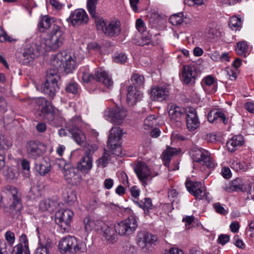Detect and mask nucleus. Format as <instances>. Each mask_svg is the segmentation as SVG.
<instances>
[{
	"mask_svg": "<svg viewBox=\"0 0 254 254\" xmlns=\"http://www.w3.org/2000/svg\"><path fill=\"white\" fill-rule=\"evenodd\" d=\"M68 130L72 135V137L75 142L81 145L86 140L85 134L77 127L73 125V120L70 121L67 125Z\"/></svg>",
	"mask_w": 254,
	"mask_h": 254,
	"instance_id": "22",
	"label": "nucleus"
},
{
	"mask_svg": "<svg viewBox=\"0 0 254 254\" xmlns=\"http://www.w3.org/2000/svg\"><path fill=\"white\" fill-rule=\"evenodd\" d=\"M241 180L239 178L233 180L232 182L231 187L234 190H242L243 186L240 183Z\"/></svg>",
	"mask_w": 254,
	"mask_h": 254,
	"instance_id": "56",
	"label": "nucleus"
},
{
	"mask_svg": "<svg viewBox=\"0 0 254 254\" xmlns=\"http://www.w3.org/2000/svg\"><path fill=\"white\" fill-rule=\"evenodd\" d=\"M105 116L109 122L120 125L127 116V110L124 108H111L105 112Z\"/></svg>",
	"mask_w": 254,
	"mask_h": 254,
	"instance_id": "13",
	"label": "nucleus"
},
{
	"mask_svg": "<svg viewBox=\"0 0 254 254\" xmlns=\"http://www.w3.org/2000/svg\"><path fill=\"white\" fill-rule=\"evenodd\" d=\"M248 46L246 41L237 43L236 51L239 55L246 57L248 53Z\"/></svg>",
	"mask_w": 254,
	"mask_h": 254,
	"instance_id": "32",
	"label": "nucleus"
},
{
	"mask_svg": "<svg viewBox=\"0 0 254 254\" xmlns=\"http://www.w3.org/2000/svg\"><path fill=\"white\" fill-rule=\"evenodd\" d=\"M84 229L86 232H89L94 229L99 230L102 225L104 224L103 222L99 220H95L90 216L86 217L83 220Z\"/></svg>",
	"mask_w": 254,
	"mask_h": 254,
	"instance_id": "25",
	"label": "nucleus"
},
{
	"mask_svg": "<svg viewBox=\"0 0 254 254\" xmlns=\"http://www.w3.org/2000/svg\"><path fill=\"white\" fill-rule=\"evenodd\" d=\"M230 239V237L228 235L221 234L219 236L218 242L222 245H224L226 244Z\"/></svg>",
	"mask_w": 254,
	"mask_h": 254,
	"instance_id": "58",
	"label": "nucleus"
},
{
	"mask_svg": "<svg viewBox=\"0 0 254 254\" xmlns=\"http://www.w3.org/2000/svg\"><path fill=\"white\" fill-rule=\"evenodd\" d=\"M35 168L42 176H44L50 170V164L44 158H40L39 161L35 162Z\"/></svg>",
	"mask_w": 254,
	"mask_h": 254,
	"instance_id": "30",
	"label": "nucleus"
},
{
	"mask_svg": "<svg viewBox=\"0 0 254 254\" xmlns=\"http://www.w3.org/2000/svg\"><path fill=\"white\" fill-rule=\"evenodd\" d=\"M230 27L233 30H237L242 25L241 19L236 16H232L229 22Z\"/></svg>",
	"mask_w": 254,
	"mask_h": 254,
	"instance_id": "43",
	"label": "nucleus"
},
{
	"mask_svg": "<svg viewBox=\"0 0 254 254\" xmlns=\"http://www.w3.org/2000/svg\"><path fill=\"white\" fill-rule=\"evenodd\" d=\"M35 104L38 115L51 124L55 125L54 109L51 103L45 98L39 97L35 99Z\"/></svg>",
	"mask_w": 254,
	"mask_h": 254,
	"instance_id": "4",
	"label": "nucleus"
},
{
	"mask_svg": "<svg viewBox=\"0 0 254 254\" xmlns=\"http://www.w3.org/2000/svg\"><path fill=\"white\" fill-rule=\"evenodd\" d=\"M97 1L98 0H87V2L88 11L93 18L96 17V5Z\"/></svg>",
	"mask_w": 254,
	"mask_h": 254,
	"instance_id": "42",
	"label": "nucleus"
},
{
	"mask_svg": "<svg viewBox=\"0 0 254 254\" xmlns=\"http://www.w3.org/2000/svg\"><path fill=\"white\" fill-rule=\"evenodd\" d=\"M231 167L236 171H246L249 168V165L245 162H241L237 160L233 161L232 163Z\"/></svg>",
	"mask_w": 254,
	"mask_h": 254,
	"instance_id": "37",
	"label": "nucleus"
},
{
	"mask_svg": "<svg viewBox=\"0 0 254 254\" xmlns=\"http://www.w3.org/2000/svg\"><path fill=\"white\" fill-rule=\"evenodd\" d=\"M123 129L118 127H113L108 137V146L112 150L113 154L119 156L122 153L120 141L123 134Z\"/></svg>",
	"mask_w": 254,
	"mask_h": 254,
	"instance_id": "6",
	"label": "nucleus"
},
{
	"mask_svg": "<svg viewBox=\"0 0 254 254\" xmlns=\"http://www.w3.org/2000/svg\"><path fill=\"white\" fill-rule=\"evenodd\" d=\"M168 114L172 123L180 127L181 122L185 118L186 110L171 103L168 105Z\"/></svg>",
	"mask_w": 254,
	"mask_h": 254,
	"instance_id": "14",
	"label": "nucleus"
},
{
	"mask_svg": "<svg viewBox=\"0 0 254 254\" xmlns=\"http://www.w3.org/2000/svg\"><path fill=\"white\" fill-rule=\"evenodd\" d=\"M136 28L140 32H144L145 26L143 21L141 19H137L135 24Z\"/></svg>",
	"mask_w": 254,
	"mask_h": 254,
	"instance_id": "57",
	"label": "nucleus"
},
{
	"mask_svg": "<svg viewBox=\"0 0 254 254\" xmlns=\"http://www.w3.org/2000/svg\"><path fill=\"white\" fill-rule=\"evenodd\" d=\"M73 216V212L69 209L60 210L56 213L55 222L64 230H67Z\"/></svg>",
	"mask_w": 254,
	"mask_h": 254,
	"instance_id": "16",
	"label": "nucleus"
},
{
	"mask_svg": "<svg viewBox=\"0 0 254 254\" xmlns=\"http://www.w3.org/2000/svg\"><path fill=\"white\" fill-rule=\"evenodd\" d=\"M127 60L126 55L124 54H119L118 56L114 57V60L115 63L120 64H124Z\"/></svg>",
	"mask_w": 254,
	"mask_h": 254,
	"instance_id": "55",
	"label": "nucleus"
},
{
	"mask_svg": "<svg viewBox=\"0 0 254 254\" xmlns=\"http://www.w3.org/2000/svg\"><path fill=\"white\" fill-rule=\"evenodd\" d=\"M227 74L229 76V78L231 80H234L237 78V73L232 69L227 68Z\"/></svg>",
	"mask_w": 254,
	"mask_h": 254,
	"instance_id": "63",
	"label": "nucleus"
},
{
	"mask_svg": "<svg viewBox=\"0 0 254 254\" xmlns=\"http://www.w3.org/2000/svg\"><path fill=\"white\" fill-rule=\"evenodd\" d=\"M12 144L11 139L7 138L3 135H0V150H3L5 152L6 149L12 146Z\"/></svg>",
	"mask_w": 254,
	"mask_h": 254,
	"instance_id": "40",
	"label": "nucleus"
},
{
	"mask_svg": "<svg viewBox=\"0 0 254 254\" xmlns=\"http://www.w3.org/2000/svg\"><path fill=\"white\" fill-rule=\"evenodd\" d=\"M142 44L155 45L159 43L158 40L154 41L152 38V35L149 32H143L142 35Z\"/></svg>",
	"mask_w": 254,
	"mask_h": 254,
	"instance_id": "36",
	"label": "nucleus"
},
{
	"mask_svg": "<svg viewBox=\"0 0 254 254\" xmlns=\"http://www.w3.org/2000/svg\"><path fill=\"white\" fill-rule=\"evenodd\" d=\"M131 80L133 84H136L137 86H140L144 84V78L142 75L134 74L131 77Z\"/></svg>",
	"mask_w": 254,
	"mask_h": 254,
	"instance_id": "50",
	"label": "nucleus"
},
{
	"mask_svg": "<svg viewBox=\"0 0 254 254\" xmlns=\"http://www.w3.org/2000/svg\"><path fill=\"white\" fill-rule=\"evenodd\" d=\"M187 126L190 131H193L199 127V122L196 113L194 110L189 112L187 114Z\"/></svg>",
	"mask_w": 254,
	"mask_h": 254,
	"instance_id": "26",
	"label": "nucleus"
},
{
	"mask_svg": "<svg viewBox=\"0 0 254 254\" xmlns=\"http://www.w3.org/2000/svg\"><path fill=\"white\" fill-rule=\"evenodd\" d=\"M138 227L136 218L130 216L127 219L116 224L114 226L115 231L121 236H128L132 234Z\"/></svg>",
	"mask_w": 254,
	"mask_h": 254,
	"instance_id": "7",
	"label": "nucleus"
},
{
	"mask_svg": "<svg viewBox=\"0 0 254 254\" xmlns=\"http://www.w3.org/2000/svg\"><path fill=\"white\" fill-rule=\"evenodd\" d=\"M220 137L214 133H210L207 135L206 139L208 141L210 142H215L219 140Z\"/></svg>",
	"mask_w": 254,
	"mask_h": 254,
	"instance_id": "59",
	"label": "nucleus"
},
{
	"mask_svg": "<svg viewBox=\"0 0 254 254\" xmlns=\"http://www.w3.org/2000/svg\"><path fill=\"white\" fill-rule=\"evenodd\" d=\"M95 22L98 30L102 31L109 37H117L121 34V24L118 21L106 22L103 18H97L95 19Z\"/></svg>",
	"mask_w": 254,
	"mask_h": 254,
	"instance_id": "5",
	"label": "nucleus"
},
{
	"mask_svg": "<svg viewBox=\"0 0 254 254\" xmlns=\"http://www.w3.org/2000/svg\"><path fill=\"white\" fill-rule=\"evenodd\" d=\"M66 39V35L63 28L54 24L48 37L44 39L43 44L50 50L55 51L61 48Z\"/></svg>",
	"mask_w": 254,
	"mask_h": 254,
	"instance_id": "2",
	"label": "nucleus"
},
{
	"mask_svg": "<svg viewBox=\"0 0 254 254\" xmlns=\"http://www.w3.org/2000/svg\"><path fill=\"white\" fill-rule=\"evenodd\" d=\"M50 245L46 244L45 247L38 248L34 254H49Z\"/></svg>",
	"mask_w": 254,
	"mask_h": 254,
	"instance_id": "53",
	"label": "nucleus"
},
{
	"mask_svg": "<svg viewBox=\"0 0 254 254\" xmlns=\"http://www.w3.org/2000/svg\"><path fill=\"white\" fill-rule=\"evenodd\" d=\"M142 96L143 94L141 92L137 90L136 92H134V95H133L132 92L127 94V101L128 103L133 105L138 101H140L142 99Z\"/></svg>",
	"mask_w": 254,
	"mask_h": 254,
	"instance_id": "34",
	"label": "nucleus"
},
{
	"mask_svg": "<svg viewBox=\"0 0 254 254\" xmlns=\"http://www.w3.org/2000/svg\"><path fill=\"white\" fill-rule=\"evenodd\" d=\"M52 24L51 18L48 15H45L42 17L38 24L40 28L48 29L50 28Z\"/></svg>",
	"mask_w": 254,
	"mask_h": 254,
	"instance_id": "46",
	"label": "nucleus"
},
{
	"mask_svg": "<svg viewBox=\"0 0 254 254\" xmlns=\"http://www.w3.org/2000/svg\"><path fill=\"white\" fill-rule=\"evenodd\" d=\"M14 40L11 37L8 36L5 31L0 26V42H11Z\"/></svg>",
	"mask_w": 254,
	"mask_h": 254,
	"instance_id": "51",
	"label": "nucleus"
},
{
	"mask_svg": "<svg viewBox=\"0 0 254 254\" xmlns=\"http://www.w3.org/2000/svg\"><path fill=\"white\" fill-rule=\"evenodd\" d=\"M62 163L64 167L62 171L66 182L72 185L79 183L81 180V176L77 168L66 165L63 161Z\"/></svg>",
	"mask_w": 254,
	"mask_h": 254,
	"instance_id": "15",
	"label": "nucleus"
},
{
	"mask_svg": "<svg viewBox=\"0 0 254 254\" xmlns=\"http://www.w3.org/2000/svg\"><path fill=\"white\" fill-rule=\"evenodd\" d=\"M4 237L6 241L9 245H13L15 239L14 234L13 232L10 231H6L5 233Z\"/></svg>",
	"mask_w": 254,
	"mask_h": 254,
	"instance_id": "52",
	"label": "nucleus"
},
{
	"mask_svg": "<svg viewBox=\"0 0 254 254\" xmlns=\"http://www.w3.org/2000/svg\"><path fill=\"white\" fill-rule=\"evenodd\" d=\"M110 160V154L107 151H105L102 156L97 160V166L100 167H106Z\"/></svg>",
	"mask_w": 254,
	"mask_h": 254,
	"instance_id": "45",
	"label": "nucleus"
},
{
	"mask_svg": "<svg viewBox=\"0 0 254 254\" xmlns=\"http://www.w3.org/2000/svg\"><path fill=\"white\" fill-rule=\"evenodd\" d=\"M44 47L40 41H33L27 45L23 49L22 54L23 60H27L25 63H29L33 60L36 57L40 55L42 52Z\"/></svg>",
	"mask_w": 254,
	"mask_h": 254,
	"instance_id": "10",
	"label": "nucleus"
},
{
	"mask_svg": "<svg viewBox=\"0 0 254 254\" xmlns=\"http://www.w3.org/2000/svg\"><path fill=\"white\" fill-rule=\"evenodd\" d=\"M93 158L82 156L80 160L77 162V170L83 174H87L93 166Z\"/></svg>",
	"mask_w": 254,
	"mask_h": 254,
	"instance_id": "24",
	"label": "nucleus"
},
{
	"mask_svg": "<svg viewBox=\"0 0 254 254\" xmlns=\"http://www.w3.org/2000/svg\"><path fill=\"white\" fill-rule=\"evenodd\" d=\"M58 247L62 254H65L68 252L72 254H80L86 250L84 243L78 241L76 238L71 236L62 238L59 243Z\"/></svg>",
	"mask_w": 254,
	"mask_h": 254,
	"instance_id": "3",
	"label": "nucleus"
},
{
	"mask_svg": "<svg viewBox=\"0 0 254 254\" xmlns=\"http://www.w3.org/2000/svg\"><path fill=\"white\" fill-rule=\"evenodd\" d=\"M190 154L193 161L206 166L208 168L215 167V163L211 160L209 153L205 150L194 147L191 150Z\"/></svg>",
	"mask_w": 254,
	"mask_h": 254,
	"instance_id": "11",
	"label": "nucleus"
},
{
	"mask_svg": "<svg viewBox=\"0 0 254 254\" xmlns=\"http://www.w3.org/2000/svg\"><path fill=\"white\" fill-rule=\"evenodd\" d=\"M98 146L95 144H87L84 148V153L82 156L92 158V155L98 149Z\"/></svg>",
	"mask_w": 254,
	"mask_h": 254,
	"instance_id": "35",
	"label": "nucleus"
},
{
	"mask_svg": "<svg viewBox=\"0 0 254 254\" xmlns=\"http://www.w3.org/2000/svg\"><path fill=\"white\" fill-rule=\"evenodd\" d=\"M103 233L104 237L108 240H112L115 239V234L112 228L106 226L104 224L100 227Z\"/></svg>",
	"mask_w": 254,
	"mask_h": 254,
	"instance_id": "33",
	"label": "nucleus"
},
{
	"mask_svg": "<svg viewBox=\"0 0 254 254\" xmlns=\"http://www.w3.org/2000/svg\"><path fill=\"white\" fill-rule=\"evenodd\" d=\"M203 81L205 83V85L206 86H213L212 92H214L216 91L217 85L215 83V79L211 75H208L206 76L204 79Z\"/></svg>",
	"mask_w": 254,
	"mask_h": 254,
	"instance_id": "49",
	"label": "nucleus"
},
{
	"mask_svg": "<svg viewBox=\"0 0 254 254\" xmlns=\"http://www.w3.org/2000/svg\"><path fill=\"white\" fill-rule=\"evenodd\" d=\"M51 64L54 68L49 70H56L57 74L59 70H64L67 74L71 73L76 68L75 57L65 52H60L52 56Z\"/></svg>",
	"mask_w": 254,
	"mask_h": 254,
	"instance_id": "1",
	"label": "nucleus"
},
{
	"mask_svg": "<svg viewBox=\"0 0 254 254\" xmlns=\"http://www.w3.org/2000/svg\"><path fill=\"white\" fill-rule=\"evenodd\" d=\"M143 201H141V203L136 202V203L138 204V205L142 208H143L144 210V212L146 214L148 213L149 209H152V204L151 199L150 198H145L143 199Z\"/></svg>",
	"mask_w": 254,
	"mask_h": 254,
	"instance_id": "41",
	"label": "nucleus"
},
{
	"mask_svg": "<svg viewBox=\"0 0 254 254\" xmlns=\"http://www.w3.org/2000/svg\"><path fill=\"white\" fill-rule=\"evenodd\" d=\"M156 119L154 116L150 115L148 116L144 120V129H152L156 124Z\"/></svg>",
	"mask_w": 254,
	"mask_h": 254,
	"instance_id": "39",
	"label": "nucleus"
},
{
	"mask_svg": "<svg viewBox=\"0 0 254 254\" xmlns=\"http://www.w3.org/2000/svg\"><path fill=\"white\" fill-rule=\"evenodd\" d=\"M67 21L73 26H79L87 23L88 16L84 10L77 9L71 13Z\"/></svg>",
	"mask_w": 254,
	"mask_h": 254,
	"instance_id": "18",
	"label": "nucleus"
},
{
	"mask_svg": "<svg viewBox=\"0 0 254 254\" xmlns=\"http://www.w3.org/2000/svg\"><path fill=\"white\" fill-rule=\"evenodd\" d=\"M208 121L211 123L223 122L226 123V117L224 114L215 110L210 111L207 115Z\"/></svg>",
	"mask_w": 254,
	"mask_h": 254,
	"instance_id": "28",
	"label": "nucleus"
},
{
	"mask_svg": "<svg viewBox=\"0 0 254 254\" xmlns=\"http://www.w3.org/2000/svg\"><path fill=\"white\" fill-rule=\"evenodd\" d=\"M136 241L139 246L143 249L147 244L156 245L158 242V237L150 233L142 231L138 233Z\"/></svg>",
	"mask_w": 254,
	"mask_h": 254,
	"instance_id": "19",
	"label": "nucleus"
},
{
	"mask_svg": "<svg viewBox=\"0 0 254 254\" xmlns=\"http://www.w3.org/2000/svg\"><path fill=\"white\" fill-rule=\"evenodd\" d=\"M197 72L194 67L190 65L184 66L182 71V79L188 85H193L195 83Z\"/></svg>",
	"mask_w": 254,
	"mask_h": 254,
	"instance_id": "23",
	"label": "nucleus"
},
{
	"mask_svg": "<svg viewBox=\"0 0 254 254\" xmlns=\"http://www.w3.org/2000/svg\"><path fill=\"white\" fill-rule=\"evenodd\" d=\"M12 254H23L22 244L17 245L14 247Z\"/></svg>",
	"mask_w": 254,
	"mask_h": 254,
	"instance_id": "64",
	"label": "nucleus"
},
{
	"mask_svg": "<svg viewBox=\"0 0 254 254\" xmlns=\"http://www.w3.org/2000/svg\"><path fill=\"white\" fill-rule=\"evenodd\" d=\"M169 89L165 86H155L151 88L150 97L154 101H162L168 98Z\"/></svg>",
	"mask_w": 254,
	"mask_h": 254,
	"instance_id": "20",
	"label": "nucleus"
},
{
	"mask_svg": "<svg viewBox=\"0 0 254 254\" xmlns=\"http://www.w3.org/2000/svg\"><path fill=\"white\" fill-rule=\"evenodd\" d=\"M57 203L51 199H45L41 201L39 204V208L43 211H53L56 207Z\"/></svg>",
	"mask_w": 254,
	"mask_h": 254,
	"instance_id": "31",
	"label": "nucleus"
},
{
	"mask_svg": "<svg viewBox=\"0 0 254 254\" xmlns=\"http://www.w3.org/2000/svg\"><path fill=\"white\" fill-rule=\"evenodd\" d=\"M186 187L187 190L196 198L199 199H208V193L205 192V189L202 187V184L200 182L188 180L186 182Z\"/></svg>",
	"mask_w": 254,
	"mask_h": 254,
	"instance_id": "12",
	"label": "nucleus"
},
{
	"mask_svg": "<svg viewBox=\"0 0 254 254\" xmlns=\"http://www.w3.org/2000/svg\"><path fill=\"white\" fill-rule=\"evenodd\" d=\"M134 170L138 178L143 185L144 186L147 185L146 181L150 176L151 173L146 163L143 162H138Z\"/></svg>",
	"mask_w": 254,
	"mask_h": 254,
	"instance_id": "21",
	"label": "nucleus"
},
{
	"mask_svg": "<svg viewBox=\"0 0 254 254\" xmlns=\"http://www.w3.org/2000/svg\"><path fill=\"white\" fill-rule=\"evenodd\" d=\"M244 143L243 136L235 135L229 139L227 142V147L231 152H234L238 147L242 146Z\"/></svg>",
	"mask_w": 254,
	"mask_h": 254,
	"instance_id": "27",
	"label": "nucleus"
},
{
	"mask_svg": "<svg viewBox=\"0 0 254 254\" xmlns=\"http://www.w3.org/2000/svg\"><path fill=\"white\" fill-rule=\"evenodd\" d=\"M79 90V87L77 83L74 82L68 83L65 87V91L69 93L73 94H77Z\"/></svg>",
	"mask_w": 254,
	"mask_h": 254,
	"instance_id": "48",
	"label": "nucleus"
},
{
	"mask_svg": "<svg viewBox=\"0 0 254 254\" xmlns=\"http://www.w3.org/2000/svg\"><path fill=\"white\" fill-rule=\"evenodd\" d=\"M59 79V76L57 74L56 70H48L46 81L42 87L43 92L53 98L59 89L57 84Z\"/></svg>",
	"mask_w": 254,
	"mask_h": 254,
	"instance_id": "8",
	"label": "nucleus"
},
{
	"mask_svg": "<svg viewBox=\"0 0 254 254\" xmlns=\"http://www.w3.org/2000/svg\"><path fill=\"white\" fill-rule=\"evenodd\" d=\"M213 207L215 211L218 213L223 215H225L227 213V210L225 209V208L219 202L214 203L213 204Z\"/></svg>",
	"mask_w": 254,
	"mask_h": 254,
	"instance_id": "54",
	"label": "nucleus"
},
{
	"mask_svg": "<svg viewBox=\"0 0 254 254\" xmlns=\"http://www.w3.org/2000/svg\"><path fill=\"white\" fill-rule=\"evenodd\" d=\"M222 176L225 179H229L231 177V173L228 167H224L222 168L221 170Z\"/></svg>",
	"mask_w": 254,
	"mask_h": 254,
	"instance_id": "60",
	"label": "nucleus"
},
{
	"mask_svg": "<svg viewBox=\"0 0 254 254\" xmlns=\"http://www.w3.org/2000/svg\"><path fill=\"white\" fill-rule=\"evenodd\" d=\"M4 176L8 180L15 179L17 177V172L16 169L12 168H8L3 172Z\"/></svg>",
	"mask_w": 254,
	"mask_h": 254,
	"instance_id": "44",
	"label": "nucleus"
},
{
	"mask_svg": "<svg viewBox=\"0 0 254 254\" xmlns=\"http://www.w3.org/2000/svg\"><path fill=\"white\" fill-rule=\"evenodd\" d=\"M19 241L20 244H23L24 245V248L25 249H28V242L27 237L25 234H22L19 238Z\"/></svg>",
	"mask_w": 254,
	"mask_h": 254,
	"instance_id": "61",
	"label": "nucleus"
},
{
	"mask_svg": "<svg viewBox=\"0 0 254 254\" xmlns=\"http://www.w3.org/2000/svg\"><path fill=\"white\" fill-rule=\"evenodd\" d=\"M64 197L68 203H72L76 201L77 197L75 191L69 190L64 194Z\"/></svg>",
	"mask_w": 254,
	"mask_h": 254,
	"instance_id": "47",
	"label": "nucleus"
},
{
	"mask_svg": "<svg viewBox=\"0 0 254 254\" xmlns=\"http://www.w3.org/2000/svg\"><path fill=\"white\" fill-rule=\"evenodd\" d=\"M7 193L10 198L12 199V204L16 206L20 204L21 200V193L17 188L14 187L8 186L6 187Z\"/></svg>",
	"mask_w": 254,
	"mask_h": 254,
	"instance_id": "29",
	"label": "nucleus"
},
{
	"mask_svg": "<svg viewBox=\"0 0 254 254\" xmlns=\"http://www.w3.org/2000/svg\"><path fill=\"white\" fill-rule=\"evenodd\" d=\"M46 150V146L39 141H30L26 145V152L29 157L36 159L40 157Z\"/></svg>",
	"mask_w": 254,
	"mask_h": 254,
	"instance_id": "17",
	"label": "nucleus"
},
{
	"mask_svg": "<svg viewBox=\"0 0 254 254\" xmlns=\"http://www.w3.org/2000/svg\"><path fill=\"white\" fill-rule=\"evenodd\" d=\"M82 79L84 82H88L91 80L95 79L96 81L102 83L106 86L110 88L113 85V81L112 78L105 71L100 69L95 72V75H93L88 72H83L82 73Z\"/></svg>",
	"mask_w": 254,
	"mask_h": 254,
	"instance_id": "9",
	"label": "nucleus"
},
{
	"mask_svg": "<svg viewBox=\"0 0 254 254\" xmlns=\"http://www.w3.org/2000/svg\"><path fill=\"white\" fill-rule=\"evenodd\" d=\"M169 22L173 25H180L184 22L183 14L179 13L172 15L169 18Z\"/></svg>",
	"mask_w": 254,
	"mask_h": 254,
	"instance_id": "38",
	"label": "nucleus"
},
{
	"mask_svg": "<svg viewBox=\"0 0 254 254\" xmlns=\"http://www.w3.org/2000/svg\"><path fill=\"white\" fill-rule=\"evenodd\" d=\"M245 108L250 113H254V102H248L245 104Z\"/></svg>",
	"mask_w": 254,
	"mask_h": 254,
	"instance_id": "62",
	"label": "nucleus"
}]
</instances>
